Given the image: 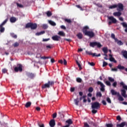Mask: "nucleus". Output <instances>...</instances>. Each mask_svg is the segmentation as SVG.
<instances>
[{
  "instance_id": "obj_1",
  "label": "nucleus",
  "mask_w": 127,
  "mask_h": 127,
  "mask_svg": "<svg viewBox=\"0 0 127 127\" xmlns=\"http://www.w3.org/2000/svg\"><path fill=\"white\" fill-rule=\"evenodd\" d=\"M120 86H122L123 89L121 90V95L124 98H127V85L124 83V82H120Z\"/></svg>"
},
{
  "instance_id": "obj_2",
  "label": "nucleus",
  "mask_w": 127,
  "mask_h": 127,
  "mask_svg": "<svg viewBox=\"0 0 127 127\" xmlns=\"http://www.w3.org/2000/svg\"><path fill=\"white\" fill-rule=\"evenodd\" d=\"M117 10L118 12H115L113 13V15L114 16H121L122 15V11L124 10V5L122 4L119 5V8H117Z\"/></svg>"
},
{
  "instance_id": "obj_3",
  "label": "nucleus",
  "mask_w": 127,
  "mask_h": 127,
  "mask_svg": "<svg viewBox=\"0 0 127 127\" xmlns=\"http://www.w3.org/2000/svg\"><path fill=\"white\" fill-rule=\"evenodd\" d=\"M111 93L113 96H116L117 95V97H118V100H119L120 102H123V101H125V99H124V97L122 96V95L120 94V92H117L114 89H112L111 90Z\"/></svg>"
},
{
  "instance_id": "obj_4",
  "label": "nucleus",
  "mask_w": 127,
  "mask_h": 127,
  "mask_svg": "<svg viewBox=\"0 0 127 127\" xmlns=\"http://www.w3.org/2000/svg\"><path fill=\"white\" fill-rule=\"evenodd\" d=\"M25 28H31V29H36L37 28V24L36 23H28L26 24Z\"/></svg>"
},
{
  "instance_id": "obj_5",
  "label": "nucleus",
  "mask_w": 127,
  "mask_h": 127,
  "mask_svg": "<svg viewBox=\"0 0 127 127\" xmlns=\"http://www.w3.org/2000/svg\"><path fill=\"white\" fill-rule=\"evenodd\" d=\"M108 19L109 20L108 21V24L109 25H111L112 23H114V24H116L117 23V19H116L114 16H108Z\"/></svg>"
},
{
  "instance_id": "obj_6",
  "label": "nucleus",
  "mask_w": 127,
  "mask_h": 127,
  "mask_svg": "<svg viewBox=\"0 0 127 127\" xmlns=\"http://www.w3.org/2000/svg\"><path fill=\"white\" fill-rule=\"evenodd\" d=\"M91 108L92 109L99 110L101 108V104L97 102H93L91 103Z\"/></svg>"
},
{
  "instance_id": "obj_7",
  "label": "nucleus",
  "mask_w": 127,
  "mask_h": 127,
  "mask_svg": "<svg viewBox=\"0 0 127 127\" xmlns=\"http://www.w3.org/2000/svg\"><path fill=\"white\" fill-rule=\"evenodd\" d=\"M89 45L90 47H93V48H94L95 46H97L98 48H101L102 46L101 43L97 42H90Z\"/></svg>"
},
{
  "instance_id": "obj_8",
  "label": "nucleus",
  "mask_w": 127,
  "mask_h": 127,
  "mask_svg": "<svg viewBox=\"0 0 127 127\" xmlns=\"http://www.w3.org/2000/svg\"><path fill=\"white\" fill-rule=\"evenodd\" d=\"M14 71L15 73H17V72H22V64H17V66L14 68Z\"/></svg>"
},
{
  "instance_id": "obj_9",
  "label": "nucleus",
  "mask_w": 127,
  "mask_h": 127,
  "mask_svg": "<svg viewBox=\"0 0 127 127\" xmlns=\"http://www.w3.org/2000/svg\"><path fill=\"white\" fill-rule=\"evenodd\" d=\"M97 85H100V87H101L100 91H101V92H105V85L103 84V83L100 81H98L97 82Z\"/></svg>"
},
{
  "instance_id": "obj_10",
  "label": "nucleus",
  "mask_w": 127,
  "mask_h": 127,
  "mask_svg": "<svg viewBox=\"0 0 127 127\" xmlns=\"http://www.w3.org/2000/svg\"><path fill=\"white\" fill-rule=\"evenodd\" d=\"M85 35L89 36L90 38H93V37L95 36V33L93 31H88L87 33H86Z\"/></svg>"
},
{
  "instance_id": "obj_11",
  "label": "nucleus",
  "mask_w": 127,
  "mask_h": 127,
  "mask_svg": "<svg viewBox=\"0 0 127 127\" xmlns=\"http://www.w3.org/2000/svg\"><path fill=\"white\" fill-rule=\"evenodd\" d=\"M86 54H88V55H92L93 57H100L101 56V54H99L98 55H96V53H93L92 52H89L88 51H86Z\"/></svg>"
},
{
  "instance_id": "obj_12",
  "label": "nucleus",
  "mask_w": 127,
  "mask_h": 127,
  "mask_svg": "<svg viewBox=\"0 0 127 127\" xmlns=\"http://www.w3.org/2000/svg\"><path fill=\"white\" fill-rule=\"evenodd\" d=\"M52 39L54 41H59L61 39V37L58 35H55L52 37Z\"/></svg>"
},
{
  "instance_id": "obj_13",
  "label": "nucleus",
  "mask_w": 127,
  "mask_h": 127,
  "mask_svg": "<svg viewBox=\"0 0 127 127\" xmlns=\"http://www.w3.org/2000/svg\"><path fill=\"white\" fill-rule=\"evenodd\" d=\"M120 4L124 5V4H123V3H118V4H114L113 5L109 6V8L110 9H113V8H116V7H117V8H119V5H120Z\"/></svg>"
},
{
  "instance_id": "obj_14",
  "label": "nucleus",
  "mask_w": 127,
  "mask_h": 127,
  "mask_svg": "<svg viewBox=\"0 0 127 127\" xmlns=\"http://www.w3.org/2000/svg\"><path fill=\"white\" fill-rule=\"evenodd\" d=\"M26 75L29 78H30V79H33V78L35 77V74H34V73H33L32 72H27L26 73Z\"/></svg>"
},
{
  "instance_id": "obj_15",
  "label": "nucleus",
  "mask_w": 127,
  "mask_h": 127,
  "mask_svg": "<svg viewBox=\"0 0 127 127\" xmlns=\"http://www.w3.org/2000/svg\"><path fill=\"white\" fill-rule=\"evenodd\" d=\"M88 29H89V27L88 26H85L83 27L82 29V32L86 35V33L88 32Z\"/></svg>"
},
{
  "instance_id": "obj_16",
  "label": "nucleus",
  "mask_w": 127,
  "mask_h": 127,
  "mask_svg": "<svg viewBox=\"0 0 127 127\" xmlns=\"http://www.w3.org/2000/svg\"><path fill=\"white\" fill-rule=\"evenodd\" d=\"M49 125L51 127H55V125H56L55 120L54 119L51 120L49 123Z\"/></svg>"
},
{
  "instance_id": "obj_17",
  "label": "nucleus",
  "mask_w": 127,
  "mask_h": 127,
  "mask_svg": "<svg viewBox=\"0 0 127 127\" xmlns=\"http://www.w3.org/2000/svg\"><path fill=\"white\" fill-rule=\"evenodd\" d=\"M47 83L49 84V87H53L54 86V81H52V80H49L48 81Z\"/></svg>"
},
{
  "instance_id": "obj_18",
  "label": "nucleus",
  "mask_w": 127,
  "mask_h": 127,
  "mask_svg": "<svg viewBox=\"0 0 127 127\" xmlns=\"http://www.w3.org/2000/svg\"><path fill=\"white\" fill-rule=\"evenodd\" d=\"M121 25H122L123 26V27H124L125 28V32L127 33V24L126 22H123L121 23Z\"/></svg>"
},
{
  "instance_id": "obj_19",
  "label": "nucleus",
  "mask_w": 127,
  "mask_h": 127,
  "mask_svg": "<svg viewBox=\"0 0 127 127\" xmlns=\"http://www.w3.org/2000/svg\"><path fill=\"white\" fill-rule=\"evenodd\" d=\"M49 88H50L49 87V84H48L47 83L42 85V89H49Z\"/></svg>"
},
{
  "instance_id": "obj_20",
  "label": "nucleus",
  "mask_w": 127,
  "mask_h": 127,
  "mask_svg": "<svg viewBox=\"0 0 127 127\" xmlns=\"http://www.w3.org/2000/svg\"><path fill=\"white\" fill-rule=\"evenodd\" d=\"M115 42H117L118 45H119V46H122V45H124V43L122 41L119 40V39H117V40L115 41Z\"/></svg>"
},
{
  "instance_id": "obj_21",
  "label": "nucleus",
  "mask_w": 127,
  "mask_h": 127,
  "mask_svg": "<svg viewBox=\"0 0 127 127\" xmlns=\"http://www.w3.org/2000/svg\"><path fill=\"white\" fill-rule=\"evenodd\" d=\"M76 36L78 38V39H82L83 38V34L82 33H78L77 35Z\"/></svg>"
},
{
  "instance_id": "obj_22",
  "label": "nucleus",
  "mask_w": 127,
  "mask_h": 127,
  "mask_svg": "<svg viewBox=\"0 0 127 127\" xmlns=\"http://www.w3.org/2000/svg\"><path fill=\"white\" fill-rule=\"evenodd\" d=\"M52 48H53V46L52 45H47L46 46V49H47V50L52 49Z\"/></svg>"
},
{
  "instance_id": "obj_23",
  "label": "nucleus",
  "mask_w": 127,
  "mask_h": 127,
  "mask_svg": "<svg viewBox=\"0 0 127 127\" xmlns=\"http://www.w3.org/2000/svg\"><path fill=\"white\" fill-rule=\"evenodd\" d=\"M5 28L4 27H3V26H1L0 25V32L1 33H3V32H4V30H5Z\"/></svg>"
},
{
  "instance_id": "obj_24",
  "label": "nucleus",
  "mask_w": 127,
  "mask_h": 127,
  "mask_svg": "<svg viewBox=\"0 0 127 127\" xmlns=\"http://www.w3.org/2000/svg\"><path fill=\"white\" fill-rule=\"evenodd\" d=\"M66 123L68 124L67 126H69V127H70V125H72V124H73V121H72V120L71 119H68L66 121Z\"/></svg>"
},
{
  "instance_id": "obj_25",
  "label": "nucleus",
  "mask_w": 127,
  "mask_h": 127,
  "mask_svg": "<svg viewBox=\"0 0 127 127\" xmlns=\"http://www.w3.org/2000/svg\"><path fill=\"white\" fill-rule=\"evenodd\" d=\"M10 22H12L13 23V22H15L16 21V18L14 17H12L10 18Z\"/></svg>"
},
{
  "instance_id": "obj_26",
  "label": "nucleus",
  "mask_w": 127,
  "mask_h": 127,
  "mask_svg": "<svg viewBox=\"0 0 127 127\" xmlns=\"http://www.w3.org/2000/svg\"><path fill=\"white\" fill-rule=\"evenodd\" d=\"M58 34L60 36H63V37H65V33H64V32L62 31H59Z\"/></svg>"
},
{
  "instance_id": "obj_27",
  "label": "nucleus",
  "mask_w": 127,
  "mask_h": 127,
  "mask_svg": "<svg viewBox=\"0 0 127 127\" xmlns=\"http://www.w3.org/2000/svg\"><path fill=\"white\" fill-rule=\"evenodd\" d=\"M49 23L53 26H55L56 25V23L52 20H49Z\"/></svg>"
},
{
  "instance_id": "obj_28",
  "label": "nucleus",
  "mask_w": 127,
  "mask_h": 127,
  "mask_svg": "<svg viewBox=\"0 0 127 127\" xmlns=\"http://www.w3.org/2000/svg\"><path fill=\"white\" fill-rule=\"evenodd\" d=\"M125 126H126V123L125 122H122L121 124H118L117 125V127H125Z\"/></svg>"
},
{
  "instance_id": "obj_29",
  "label": "nucleus",
  "mask_w": 127,
  "mask_h": 127,
  "mask_svg": "<svg viewBox=\"0 0 127 127\" xmlns=\"http://www.w3.org/2000/svg\"><path fill=\"white\" fill-rule=\"evenodd\" d=\"M117 68L118 69H119V70H125V66H122L121 64H119Z\"/></svg>"
},
{
  "instance_id": "obj_30",
  "label": "nucleus",
  "mask_w": 127,
  "mask_h": 127,
  "mask_svg": "<svg viewBox=\"0 0 127 127\" xmlns=\"http://www.w3.org/2000/svg\"><path fill=\"white\" fill-rule=\"evenodd\" d=\"M75 62L78 66V68H79V70H82V66L81 65V64H80V63H79V62L77 60H76Z\"/></svg>"
},
{
  "instance_id": "obj_31",
  "label": "nucleus",
  "mask_w": 127,
  "mask_h": 127,
  "mask_svg": "<svg viewBox=\"0 0 127 127\" xmlns=\"http://www.w3.org/2000/svg\"><path fill=\"white\" fill-rule=\"evenodd\" d=\"M45 33V31H42L40 32H37L36 33V35H37L38 36H39V35H42V34H44Z\"/></svg>"
},
{
  "instance_id": "obj_32",
  "label": "nucleus",
  "mask_w": 127,
  "mask_h": 127,
  "mask_svg": "<svg viewBox=\"0 0 127 127\" xmlns=\"http://www.w3.org/2000/svg\"><path fill=\"white\" fill-rule=\"evenodd\" d=\"M64 20L65 22H67V23H72V20L70 19L65 18Z\"/></svg>"
},
{
  "instance_id": "obj_33",
  "label": "nucleus",
  "mask_w": 127,
  "mask_h": 127,
  "mask_svg": "<svg viewBox=\"0 0 127 127\" xmlns=\"http://www.w3.org/2000/svg\"><path fill=\"white\" fill-rule=\"evenodd\" d=\"M122 54H123V56H124V57H125V58L127 59V51H125L122 52Z\"/></svg>"
},
{
  "instance_id": "obj_34",
  "label": "nucleus",
  "mask_w": 127,
  "mask_h": 127,
  "mask_svg": "<svg viewBox=\"0 0 127 127\" xmlns=\"http://www.w3.org/2000/svg\"><path fill=\"white\" fill-rule=\"evenodd\" d=\"M31 106V102H28L26 103L25 107L26 108H29Z\"/></svg>"
},
{
  "instance_id": "obj_35",
  "label": "nucleus",
  "mask_w": 127,
  "mask_h": 127,
  "mask_svg": "<svg viewBox=\"0 0 127 127\" xmlns=\"http://www.w3.org/2000/svg\"><path fill=\"white\" fill-rule=\"evenodd\" d=\"M109 60L110 61H111V62H114V63H117L116 60L113 57L110 58Z\"/></svg>"
},
{
  "instance_id": "obj_36",
  "label": "nucleus",
  "mask_w": 127,
  "mask_h": 127,
  "mask_svg": "<svg viewBox=\"0 0 127 127\" xmlns=\"http://www.w3.org/2000/svg\"><path fill=\"white\" fill-rule=\"evenodd\" d=\"M111 38L115 40V41L118 40V38H116V36L114 33L111 34Z\"/></svg>"
},
{
  "instance_id": "obj_37",
  "label": "nucleus",
  "mask_w": 127,
  "mask_h": 127,
  "mask_svg": "<svg viewBox=\"0 0 127 127\" xmlns=\"http://www.w3.org/2000/svg\"><path fill=\"white\" fill-rule=\"evenodd\" d=\"M10 36H11V37H12L13 38H15V39L17 38V36L16 35L14 34V33H10Z\"/></svg>"
},
{
  "instance_id": "obj_38",
  "label": "nucleus",
  "mask_w": 127,
  "mask_h": 127,
  "mask_svg": "<svg viewBox=\"0 0 127 127\" xmlns=\"http://www.w3.org/2000/svg\"><path fill=\"white\" fill-rule=\"evenodd\" d=\"M46 13L47 16H48V17H50V16H51V15H52V13L50 11H48Z\"/></svg>"
},
{
  "instance_id": "obj_39",
  "label": "nucleus",
  "mask_w": 127,
  "mask_h": 127,
  "mask_svg": "<svg viewBox=\"0 0 127 127\" xmlns=\"http://www.w3.org/2000/svg\"><path fill=\"white\" fill-rule=\"evenodd\" d=\"M102 51L104 53H108V48L107 47H104L103 48Z\"/></svg>"
},
{
  "instance_id": "obj_40",
  "label": "nucleus",
  "mask_w": 127,
  "mask_h": 127,
  "mask_svg": "<svg viewBox=\"0 0 127 127\" xmlns=\"http://www.w3.org/2000/svg\"><path fill=\"white\" fill-rule=\"evenodd\" d=\"M74 104L76 105V106H78L79 104V101L78 100V98H76L74 100Z\"/></svg>"
},
{
  "instance_id": "obj_41",
  "label": "nucleus",
  "mask_w": 127,
  "mask_h": 127,
  "mask_svg": "<svg viewBox=\"0 0 127 127\" xmlns=\"http://www.w3.org/2000/svg\"><path fill=\"white\" fill-rule=\"evenodd\" d=\"M7 20H8V19H6L0 25L3 26V25H5V23L7 22Z\"/></svg>"
},
{
  "instance_id": "obj_42",
  "label": "nucleus",
  "mask_w": 127,
  "mask_h": 127,
  "mask_svg": "<svg viewBox=\"0 0 127 127\" xmlns=\"http://www.w3.org/2000/svg\"><path fill=\"white\" fill-rule=\"evenodd\" d=\"M42 27L43 29H47L48 28V26L47 25V24H43Z\"/></svg>"
},
{
  "instance_id": "obj_43",
  "label": "nucleus",
  "mask_w": 127,
  "mask_h": 127,
  "mask_svg": "<svg viewBox=\"0 0 127 127\" xmlns=\"http://www.w3.org/2000/svg\"><path fill=\"white\" fill-rule=\"evenodd\" d=\"M17 4V6H18V7H20V8H22L24 7L23 5L18 3H16Z\"/></svg>"
},
{
  "instance_id": "obj_44",
  "label": "nucleus",
  "mask_w": 127,
  "mask_h": 127,
  "mask_svg": "<svg viewBox=\"0 0 127 127\" xmlns=\"http://www.w3.org/2000/svg\"><path fill=\"white\" fill-rule=\"evenodd\" d=\"M76 81L77 83H82V79L80 77H78L76 78Z\"/></svg>"
},
{
  "instance_id": "obj_45",
  "label": "nucleus",
  "mask_w": 127,
  "mask_h": 127,
  "mask_svg": "<svg viewBox=\"0 0 127 127\" xmlns=\"http://www.w3.org/2000/svg\"><path fill=\"white\" fill-rule=\"evenodd\" d=\"M13 46H14V47H18V46H19V43L15 42L13 44Z\"/></svg>"
},
{
  "instance_id": "obj_46",
  "label": "nucleus",
  "mask_w": 127,
  "mask_h": 127,
  "mask_svg": "<svg viewBox=\"0 0 127 127\" xmlns=\"http://www.w3.org/2000/svg\"><path fill=\"white\" fill-rule=\"evenodd\" d=\"M96 96L97 97H100V98H101V97H102V93H101L100 92H98L96 93Z\"/></svg>"
},
{
  "instance_id": "obj_47",
  "label": "nucleus",
  "mask_w": 127,
  "mask_h": 127,
  "mask_svg": "<svg viewBox=\"0 0 127 127\" xmlns=\"http://www.w3.org/2000/svg\"><path fill=\"white\" fill-rule=\"evenodd\" d=\"M108 80L109 81H110V82H115V79L111 77H108Z\"/></svg>"
},
{
  "instance_id": "obj_48",
  "label": "nucleus",
  "mask_w": 127,
  "mask_h": 127,
  "mask_svg": "<svg viewBox=\"0 0 127 127\" xmlns=\"http://www.w3.org/2000/svg\"><path fill=\"white\" fill-rule=\"evenodd\" d=\"M95 4L98 7H103V5L100 4V3H95Z\"/></svg>"
},
{
  "instance_id": "obj_49",
  "label": "nucleus",
  "mask_w": 127,
  "mask_h": 127,
  "mask_svg": "<svg viewBox=\"0 0 127 127\" xmlns=\"http://www.w3.org/2000/svg\"><path fill=\"white\" fill-rule=\"evenodd\" d=\"M106 101L109 103V104H112V100H111L110 97H108L106 99Z\"/></svg>"
},
{
  "instance_id": "obj_50",
  "label": "nucleus",
  "mask_w": 127,
  "mask_h": 127,
  "mask_svg": "<svg viewBox=\"0 0 127 127\" xmlns=\"http://www.w3.org/2000/svg\"><path fill=\"white\" fill-rule=\"evenodd\" d=\"M106 127H114V125H113L112 124H107L106 125Z\"/></svg>"
},
{
  "instance_id": "obj_51",
  "label": "nucleus",
  "mask_w": 127,
  "mask_h": 127,
  "mask_svg": "<svg viewBox=\"0 0 127 127\" xmlns=\"http://www.w3.org/2000/svg\"><path fill=\"white\" fill-rule=\"evenodd\" d=\"M2 72L4 74H5V73H7V69H6V68H3L2 69Z\"/></svg>"
},
{
  "instance_id": "obj_52",
  "label": "nucleus",
  "mask_w": 127,
  "mask_h": 127,
  "mask_svg": "<svg viewBox=\"0 0 127 127\" xmlns=\"http://www.w3.org/2000/svg\"><path fill=\"white\" fill-rule=\"evenodd\" d=\"M93 91H94V88H93V87H89L88 89V92H89V93H92V92H93Z\"/></svg>"
},
{
  "instance_id": "obj_53",
  "label": "nucleus",
  "mask_w": 127,
  "mask_h": 127,
  "mask_svg": "<svg viewBox=\"0 0 127 127\" xmlns=\"http://www.w3.org/2000/svg\"><path fill=\"white\" fill-rule=\"evenodd\" d=\"M117 85H118V83L117 82V81H115L113 83L112 86L116 88L117 87Z\"/></svg>"
},
{
  "instance_id": "obj_54",
  "label": "nucleus",
  "mask_w": 127,
  "mask_h": 127,
  "mask_svg": "<svg viewBox=\"0 0 127 127\" xmlns=\"http://www.w3.org/2000/svg\"><path fill=\"white\" fill-rule=\"evenodd\" d=\"M57 118V113H55L53 114V119H55Z\"/></svg>"
},
{
  "instance_id": "obj_55",
  "label": "nucleus",
  "mask_w": 127,
  "mask_h": 127,
  "mask_svg": "<svg viewBox=\"0 0 127 127\" xmlns=\"http://www.w3.org/2000/svg\"><path fill=\"white\" fill-rule=\"evenodd\" d=\"M107 65H108V63L104 61L103 64V67H106Z\"/></svg>"
},
{
  "instance_id": "obj_56",
  "label": "nucleus",
  "mask_w": 127,
  "mask_h": 127,
  "mask_svg": "<svg viewBox=\"0 0 127 127\" xmlns=\"http://www.w3.org/2000/svg\"><path fill=\"white\" fill-rule=\"evenodd\" d=\"M97 112H98V111L96 110L92 109V114H97Z\"/></svg>"
},
{
  "instance_id": "obj_57",
  "label": "nucleus",
  "mask_w": 127,
  "mask_h": 127,
  "mask_svg": "<svg viewBox=\"0 0 127 127\" xmlns=\"http://www.w3.org/2000/svg\"><path fill=\"white\" fill-rule=\"evenodd\" d=\"M105 84H106L107 86H111V82L109 81H106Z\"/></svg>"
},
{
  "instance_id": "obj_58",
  "label": "nucleus",
  "mask_w": 127,
  "mask_h": 127,
  "mask_svg": "<svg viewBox=\"0 0 127 127\" xmlns=\"http://www.w3.org/2000/svg\"><path fill=\"white\" fill-rule=\"evenodd\" d=\"M117 121H122V118H121L120 116H118L117 117Z\"/></svg>"
},
{
  "instance_id": "obj_59",
  "label": "nucleus",
  "mask_w": 127,
  "mask_h": 127,
  "mask_svg": "<svg viewBox=\"0 0 127 127\" xmlns=\"http://www.w3.org/2000/svg\"><path fill=\"white\" fill-rule=\"evenodd\" d=\"M102 103L104 106H107V102L105 100H102Z\"/></svg>"
},
{
  "instance_id": "obj_60",
  "label": "nucleus",
  "mask_w": 127,
  "mask_h": 127,
  "mask_svg": "<svg viewBox=\"0 0 127 127\" xmlns=\"http://www.w3.org/2000/svg\"><path fill=\"white\" fill-rule=\"evenodd\" d=\"M49 40H50V38H48V39H43V41L44 42H45L46 41H49Z\"/></svg>"
},
{
  "instance_id": "obj_61",
  "label": "nucleus",
  "mask_w": 127,
  "mask_h": 127,
  "mask_svg": "<svg viewBox=\"0 0 127 127\" xmlns=\"http://www.w3.org/2000/svg\"><path fill=\"white\" fill-rule=\"evenodd\" d=\"M88 64H89V65H90V66H95V63L91 62H88Z\"/></svg>"
},
{
  "instance_id": "obj_62",
  "label": "nucleus",
  "mask_w": 127,
  "mask_h": 127,
  "mask_svg": "<svg viewBox=\"0 0 127 127\" xmlns=\"http://www.w3.org/2000/svg\"><path fill=\"white\" fill-rule=\"evenodd\" d=\"M49 57H41V59H49Z\"/></svg>"
},
{
  "instance_id": "obj_63",
  "label": "nucleus",
  "mask_w": 127,
  "mask_h": 127,
  "mask_svg": "<svg viewBox=\"0 0 127 127\" xmlns=\"http://www.w3.org/2000/svg\"><path fill=\"white\" fill-rule=\"evenodd\" d=\"M111 70L112 71H114L115 72L118 71V68H112Z\"/></svg>"
},
{
  "instance_id": "obj_64",
  "label": "nucleus",
  "mask_w": 127,
  "mask_h": 127,
  "mask_svg": "<svg viewBox=\"0 0 127 127\" xmlns=\"http://www.w3.org/2000/svg\"><path fill=\"white\" fill-rule=\"evenodd\" d=\"M84 127H90V126H89V124H88V123H84Z\"/></svg>"
}]
</instances>
